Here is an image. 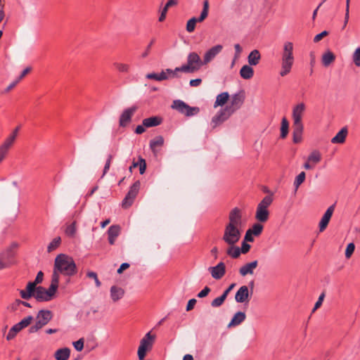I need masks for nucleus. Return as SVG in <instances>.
<instances>
[{
  "instance_id": "49530a36",
  "label": "nucleus",
  "mask_w": 360,
  "mask_h": 360,
  "mask_svg": "<svg viewBox=\"0 0 360 360\" xmlns=\"http://www.w3.org/2000/svg\"><path fill=\"white\" fill-rule=\"evenodd\" d=\"M76 221H75L67 226L65 232L68 236L74 237L76 233Z\"/></svg>"
},
{
  "instance_id": "e2e57ef3",
  "label": "nucleus",
  "mask_w": 360,
  "mask_h": 360,
  "mask_svg": "<svg viewBox=\"0 0 360 360\" xmlns=\"http://www.w3.org/2000/svg\"><path fill=\"white\" fill-rule=\"evenodd\" d=\"M253 236L252 234V233L250 232V231L249 230H247L246 233H245V237H244V240L243 241H245V242H253L254 241V238H253Z\"/></svg>"
},
{
  "instance_id": "6e6d98bb",
  "label": "nucleus",
  "mask_w": 360,
  "mask_h": 360,
  "mask_svg": "<svg viewBox=\"0 0 360 360\" xmlns=\"http://www.w3.org/2000/svg\"><path fill=\"white\" fill-rule=\"evenodd\" d=\"M112 159V155H109L108 157V159L106 160L105 165L104 166L103 176H104L108 172V171L109 170Z\"/></svg>"
},
{
  "instance_id": "6ab92c4d",
  "label": "nucleus",
  "mask_w": 360,
  "mask_h": 360,
  "mask_svg": "<svg viewBox=\"0 0 360 360\" xmlns=\"http://www.w3.org/2000/svg\"><path fill=\"white\" fill-rule=\"evenodd\" d=\"M335 210V205H330L324 214L323 215L319 222V231L323 232L328 226L330 219L333 214Z\"/></svg>"
},
{
  "instance_id": "cd10ccee",
  "label": "nucleus",
  "mask_w": 360,
  "mask_h": 360,
  "mask_svg": "<svg viewBox=\"0 0 360 360\" xmlns=\"http://www.w3.org/2000/svg\"><path fill=\"white\" fill-rule=\"evenodd\" d=\"M347 129L346 127H343L340 129V131L331 139V143H343L345 141L347 135Z\"/></svg>"
},
{
  "instance_id": "c756f323",
  "label": "nucleus",
  "mask_w": 360,
  "mask_h": 360,
  "mask_svg": "<svg viewBox=\"0 0 360 360\" xmlns=\"http://www.w3.org/2000/svg\"><path fill=\"white\" fill-rule=\"evenodd\" d=\"M260 59V53L257 49L252 51L248 57V60L250 65H257L259 64Z\"/></svg>"
},
{
  "instance_id": "72a5a7b5",
  "label": "nucleus",
  "mask_w": 360,
  "mask_h": 360,
  "mask_svg": "<svg viewBox=\"0 0 360 360\" xmlns=\"http://www.w3.org/2000/svg\"><path fill=\"white\" fill-rule=\"evenodd\" d=\"M335 60V56L330 51H328L322 56V63L325 67L329 66Z\"/></svg>"
},
{
  "instance_id": "aec40b11",
  "label": "nucleus",
  "mask_w": 360,
  "mask_h": 360,
  "mask_svg": "<svg viewBox=\"0 0 360 360\" xmlns=\"http://www.w3.org/2000/svg\"><path fill=\"white\" fill-rule=\"evenodd\" d=\"M250 293L248 286H241L236 293L235 300L238 303H243L249 301Z\"/></svg>"
},
{
  "instance_id": "5701e85b",
  "label": "nucleus",
  "mask_w": 360,
  "mask_h": 360,
  "mask_svg": "<svg viewBox=\"0 0 360 360\" xmlns=\"http://www.w3.org/2000/svg\"><path fill=\"white\" fill-rule=\"evenodd\" d=\"M257 265L258 262L257 260L247 263L240 268L239 273L242 276H245L248 274H253L254 269L257 268Z\"/></svg>"
},
{
  "instance_id": "4c0bfd02",
  "label": "nucleus",
  "mask_w": 360,
  "mask_h": 360,
  "mask_svg": "<svg viewBox=\"0 0 360 360\" xmlns=\"http://www.w3.org/2000/svg\"><path fill=\"white\" fill-rule=\"evenodd\" d=\"M169 76L166 75V72L165 71H162L160 74H156V73L153 72V73H148L146 75L147 79H155L157 81H162V80L167 79L169 78Z\"/></svg>"
},
{
  "instance_id": "20e7f679",
  "label": "nucleus",
  "mask_w": 360,
  "mask_h": 360,
  "mask_svg": "<svg viewBox=\"0 0 360 360\" xmlns=\"http://www.w3.org/2000/svg\"><path fill=\"white\" fill-rule=\"evenodd\" d=\"M205 65L203 60H202L200 56L196 52H191L187 56V63L183 65L176 70H181L182 72L193 73L200 69Z\"/></svg>"
},
{
  "instance_id": "680f3d73",
  "label": "nucleus",
  "mask_w": 360,
  "mask_h": 360,
  "mask_svg": "<svg viewBox=\"0 0 360 360\" xmlns=\"http://www.w3.org/2000/svg\"><path fill=\"white\" fill-rule=\"evenodd\" d=\"M349 1L350 0H346V13H345V17L344 27H345L347 25V24L348 22V20H349Z\"/></svg>"
},
{
  "instance_id": "bb28decb",
  "label": "nucleus",
  "mask_w": 360,
  "mask_h": 360,
  "mask_svg": "<svg viewBox=\"0 0 360 360\" xmlns=\"http://www.w3.org/2000/svg\"><path fill=\"white\" fill-rule=\"evenodd\" d=\"M292 141L295 143H298L302 141L304 126L292 124Z\"/></svg>"
},
{
  "instance_id": "473e14b6",
  "label": "nucleus",
  "mask_w": 360,
  "mask_h": 360,
  "mask_svg": "<svg viewBox=\"0 0 360 360\" xmlns=\"http://www.w3.org/2000/svg\"><path fill=\"white\" fill-rule=\"evenodd\" d=\"M177 4H178L177 0H168V1L166 3L165 6H164V8L162 10V12H161L160 15L158 19L159 21L163 22L166 18V15H167V11H169V8L172 6L176 5Z\"/></svg>"
},
{
  "instance_id": "b1692460",
  "label": "nucleus",
  "mask_w": 360,
  "mask_h": 360,
  "mask_svg": "<svg viewBox=\"0 0 360 360\" xmlns=\"http://www.w3.org/2000/svg\"><path fill=\"white\" fill-rule=\"evenodd\" d=\"M124 290L120 287L112 285L110 288V297L113 302L121 300L124 295Z\"/></svg>"
},
{
  "instance_id": "9b49d317",
  "label": "nucleus",
  "mask_w": 360,
  "mask_h": 360,
  "mask_svg": "<svg viewBox=\"0 0 360 360\" xmlns=\"http://www.w3.org/2000/svg\"><path fill=\"white\" fill-rule=\"evenodd\" d=\"M140 186H141L140 181H136L130 187L129 191H128L125 198L122 200V206L123 208H124V209L129 208L133 204L134 200L136 198V197L139 193Z\"/></svg>"
},
{
  "instance_id": "09e8293b",
  "label": "nucleus",
  "mask_w": 360,
  "mask_h": 360,
  "mask_svg": "<svg viewBox=\"0 0 360 360\" xmlns=\"http://www.w3.org/2000/svg\"><path fill=\"white\" fill-rule=\"evenodd\" d=\"M353 62L356 66L360 67V47L357 48L352 56Z\"/></svg>"
},
{
  "instance_id": "2f4dec72",
  "label": "nucleus",
  "mask_w": 360,
  "mask_h": 360,
  "mask_svg": "<svg viewBox=\"0 0 360 360\" xmlns=\"http://www.w3.org/2000/svg\"><path fill=\"white\" fill-rule=\"evenodd\" d=\"M70 354V349L65 347L58 349L55 353L56 360H67Z\"/></svg>"
},
{
  "instance_id": "de8ad7c7",
  "label": "nucleus",
  "mask_w": 360,
  "mask_h": 360,
  "mask_svg": "<svg viewBox=\"0 0 360 360\" xmlns=\"http://www.w3.org/2000/svg\"><path fill=\"white\" fill-rule=\"evenodd\" d=\"M226 299V295H221V296L214 299L212 301L211 306L212 307H219L221 305H222V304L224 303V302L225 301Z\"/></svg>"
},
{
  "instance_id": "69168bd1",
  "label": "nucleus",
  "mask_w": 360,
  "mask_h": 360,
  "mask_svg": "<svg viewBox=\"0 0 360 360\" xmlns=\"http://www.w3.org/2000/svg\"><path fill=\"white\" fill-rule=\"evenodd\" d=\"M154 42H155L154 39L150 41V44L148 45V46L146 48V50L142 53V55H141L142 58H146L148 56V54L150 53V48Z\"/></svg>"
},
{
  "instance_id": "13d9d810",
  "label": "nucleus",
  "mask_w": 360,
  "mask_h": 360,
  "mask_svg": "<svg viewBox=\"0 0 360 360\" xmlns=\"http://www.w3.org/2000/svg\"><path fill=\"white\" fill-rule=\"evenodd\" d=\"M328 34V32L327 31H323L320 34H316L314 38V41L315 43L319 42L321 41L324 37H326Z\"/></svg>"
},
{
  "instance_id": "a18cd8bd",
  "label": "nucleus",
  "mask_w": 360,
  "mask_h": 360,
  "mask_svg": "<svg viewBox=\"0 0 360 360\" xmlns=\"http://www.w3.org/2000/svg\"><path fill=\"white\" fill-rule=\"evenodd\" d=\"M33 317L32 316H27L16 324L20 329L22 330L23 328L27 327L31 323Z\"/></svg>"
},
{
  "instance_id": "f8f14e48",
  "label": "nucleus",
  "mask_w": 360,
  "mask_h": 360,
  "mask_svg": "<svg viewBox=\"0 0 360 360\" xmlns=\"http://www.w3.org/2000/svg\"><path fill=\"white\" fill-rule=\"evenodd\" d=\"M245 94L244 92L240 91L232 96L231 103L229 105H227L225 109H227L230 114H233L236 110L239 109L244 103Z\"/></svg>"
},
{
  "instance_id": "3c124183",
  "label": "nucleus",
  "mask_w": 360,
  "mask_h": 360,
  "mask_svg": "<svg viewBox=\"0 0 360 360\" xmlns=\"http://www.w3.org/2000/svg\"><path fill=\"white\" fill-rule=\"evenodd\" d=\"M355 249V245L353 243H350L347 245L345 250V257L349 259L351 257Z\"/></svg>"
},
{
  "instance_id": "f3484780",
  "label": "nucleus",
  "mask_w": 360,
  "mask_h": 360,
  "mask_svg": "<svg viewBox=\"0 0 360 360\" xmlns=\"http://www.w3.org/2000/svg\"><path fill=\"white\" fill-rule=\"evenodd\" d=\"M223 49L222 45L218 44L208 49L203 56L204 64L210 63Z\"/></svg>"
},
{
  "instance_id": "8fccbe9b",
  "label": "nucleus",
  "mask_w": 360,
  "mask_h": 360,
  "mask_svg": "<svg viewBox=\"0 0 360 360\" xmlns=\"http://www.w3.org/2000/svg\"><path fill=\"white\" fill-rule=\"evenodd\" d=\"M21 303H22V300L17 299L8 307V309L10 311H15L16 310H18V307L21 305Z\"/></svg>"
},
{
  "instance_id": "58836bf2",
  "label": "nucleus",
  "mask_w": 360,
  "mask_h": 360,
  "mask_svg": "<svg viewBox=\"0 0 360 360\" xmlns=\"http://www.w3.org/2000/svg\"><path fill=\"white\" fill-rule=\"evenodd\" d=\"M308 162H313L314 165L319 163L321 160V155L319 150L312 151L308 156Z\"/></svg>"
},
{
  "instance_id": "4be33fe9",
  "label": "nucleus",
  "mask_w": 360,
  "mask_h": 360,
  "mask_svg": "<svg viewBox=\"0 0 360 360\" xmlns=\"http://www.w3.org/2000/svg\"><path fill=\"white\" fill-rule=\"evenodd\" d=\"M14 143L15 140L8 136L5 139V141L0 146V159L4 160Z\"/></svg>"
},
{
  "instance_id": "bf43d9fd",
  "label": "nucleus",
  "mask_w": 360,
  "mask_h": 360,
  "mask_svg": "<svg viewBox=\"0 0 360 360\" xmlns=\"http://www.w3.org/2000/svg\"><path fill=\"white\" fill-rule=\"evenodd\" d=\"M210 288L207 286L205 287L203 290H202L198 294V297L199 298H203L205 297H206L209 292H210Z\"/></svg>"
},
{
  "instance_id": "0eeeda50",
  "label": "nucleus",
  "mask_w": 360,
  "mask_h": 360,
  "mask_svg": "<svg viewBox=\"0 0 360 360\" xmlns=\"http://www.w3.org/2000/svg\"><path fill=\"white\" fill-rule=\"evenodd\" d=\"M58 285L51 280L49 288L46 290L42 286H38L37 290H35L33 297L38 302H47L50 301L54 297Z\"/></svg>"
},
{
  "instance_id": "f03ea898",
  "label": "nucleus",
  "mask_w": 360,
  "mask_h": 360,
  "mask_svg": "<svg viewBox=\"0 0 360 360\" xmlns=\"http://www.w3.org/2000/svg\"><path fill=\"white\" fill-rule=\"evenodd\" d=\"M77 272V268L73 258L65 254H60L54 260L51 280L58 285L60 274L65 276H72L76 274Z\"/></svg>"
},
{
  "instance_id": "1a4fd4ad",
  "label": "nucleus",
  "mask_w": 360,
  "mask_h": 360,
  "mask_svg": "<svg viewBox=\"0 0 360 360\" xmlns=\"http://www.w3.org/2000/svg\"><path fill=\"white\" fill-rule=\"evenodd\" d=\"M172 108L187 117L195 115L200 111L198 107H191L181 100L174 101Z\"/></svg>"
},
{
  "instance_id": "052dcab7",
  "label": "nucleus",
  "mask_w": 360,
  "mask_h": 360,
  "mask_svg": "<svg viewBox=\"0 0 360 360\" xmlns=\"http://www.w3.org/2000/svg\"><path fill=\"white\" fill-rule=\"evenodd\" d=\"M20 297L24 300H29L30 297H33V295L29 293L26 289L21 290L20 291Z\"/></svg>"
},
{
  "instance_id": "423d86ee",
  "label": "nucleus",
  "mask_w": 360,
  "mask_h": 360,
  "mask_svg": "<svg viewBox=\"0 0 360 360\" xmlns=\"http://www.w3.org/2000/svg\"><path fill=\"white\" fill-rule=\"evenodd\" d=\"M53 319V313L49 309H41L36 315V322L29 328L30 333H35L47 325Z\"/></svg>"
},
{
  "instance_id": "c03bdc74",
  "label": "nucleus",
  "mask_w": 360,
  "mask_h": 360,
  "mask_svg": "<svg viewBox=\"0 0 360 360\" xmlns=\"http://www.w3.org/2000/svg\"><path fill=\"white\" fill-rule=\"evenodd\" d=\"M306 177V174L304 172H300L295 178L294 181V186L295 188V191L298 189L300 186L304 181Z\"/></svg>"
},
{
  "instance_id": "a211bd4d",
  "label": "nucleus",
  "mask_w": 360,
  "mask_h": 360,
  "mask_svg": "<svg viewBox=\"0 0 360 360\" xmlns=\"http://www.w3.org/2000/svg\"><path fill=\"white\" fill-rule=\"evenodd\" d=\"M208 270L213 278L219 280L225 275L226 266L224 262H221L215 266H210Z\"/></svg>"
},
{
  "instance_id": "774afa93",
  "label": "nucleus",
  "mask_w": 360,
  "mask_h": 360,
  "mask_svg": "<svg viewBox=\"0 0 360 360\" xmlns=\"http://www.w3.org/2000/svg\"><path fill=\"white\" fill-rule=\"evenodd\" d=\"M43 278H44V274L42 271H40L37 273V275L34 281L35 282V283L39 284L42 282Z\"/></svg>"
},
{
  "instance_id": "5fc2aeb1",
  "label": "nucleus",
  "mask_w": 360,
  "mask_h": 360,
  "mask_svg": "<svg viewBox=\"0 0 360 360\" xmlns=\"http://www.w3.org/2000/svg\"><path fill=\"white\" fill-rule=\"evenodd\" d=\"M138 163H139L138 166L139 167L140 174H143L146 172V160L143 158H140Z\"/></svg>"
},
{
  "instance_id": "9d476101",
  "label": "nucleus",
  "mask_w": 360,
  "mask_h": 360,
  "mask_svg": "<svg viewBox=\"0 0 360 360\" xmlns=\"http://www.w3.org/2000/svg\"><path fill=\"white\" fill-rule=\"evenodd\" d=\"M209 11V3L207 0L203 2V8L198 18H192L188 20L186 23V31L189 33L193 32L195 30L197 22H202L205 20L208 15Z\"/></svg>"
},
{
  "instance_id": "a19ab883",
  "label": "nucleus",
  "mask_w": 360,
  "mask_h": 360,
  "mask_svg": "<svg viewBox=\"0 0 360 360\" xmlns=\"http://www.w3.org/2000/svg\"><path fill=\"white\" fill-rule=\"evenodd\" d=\"M113 65L117 71L122 73H128L130 70V66L127 63H115Z\"/></svg>"
},
{
  "instance_id": "a878e982",
  "label": "nucleus",
  "mask_w": 360,
  "mask_h": 360,
  "mask_svg": "<svg viewBox=\"0 0 360 360\" xmlns=\"http://www.w3.org/2000/svg\"><path fill=\"white\" fill-rule=\"evenodd\" d=\"M162 122V118L159 116H153L146 118L142 123L145 127H153L160 125Z\"/></svg>"
},
{
  "instance_id": "f257e3e1",
  "label": "nucleus",
  "mask_w": 360,
  "mask_h": 360,
  "mask_svg": "<svg viewBox=\"0 0 360 360\" xmlns=\"http://www.w3.org/2000/svg\"><path fill=\"white\" fill-rule=\"evenodd\" d=\"M242 213L238 207H234L229 214V222L224 230L222 240L227 245H236L241 237Z\"/></svg>"
},
{
  "instance_id": "0e129e2a",
  "label": "nucleus",
  "mask_w": 360,
  "mask_h": 360,
  "mask_svg": "<svg viewBox=\"0 0 360 360\" xmlns=\"http://www.w3.org/2000/svg\"><path fill=\"white\" fill-rule=\"evenodd\" d=\"M234 49H235V51H236V53H235V59H237L240 57V55L242 52V48L241 46H240L239 44H236L234 45Z\"/></svg>"
},
{
  "instance_id": "ddd939ff",
  "label": "nucleus",
  "mask_w": 360,
  "mask_h": 360,
  "mask_svg": "<svg viewBox=\"0 0 360 360\" xmlns=\"http://www.w3.org/2000/svg\"><path fill=\"white\" fill-rule=\"evenodd\" d=\"M18 244L13 243L0 254V256L3 258L4 261L8 264V267L14 264V257L15 256Z\"/></svg>"
},
{
  "instance_id": "603ef678",
  "label": "nucleus",
  "mask_w": 360,
  "mask_h": 360,
  "mask_svg": "<svg viewBox=\"0 0 360 360\" xmlns=\"http://www.w3.org/2000/svg\"><path fill=\"white\" fill-rule=\"evenodd\" d=\"M37 283H35L34 281L33 282H29L27 284V286H26V290H27V292L29 293H30L31 295H34V292H35V290H37Z\"/></svg>"
},
{
  "instance_id": "412c9836",
  "label": "nucleus",
  "mask_w": 360,
  "mask_h": 360,
  "mask_svg": "<svg viewBox=\"0 0 360 360\" xmlns=\"http://www.w3.org/2000/svg\"><path fill=\"white\" fill-rule=\"evenodd\" d=\"M165 143L162 136H157L150 141V148L155 155H157Z\"/></svg>"
},
{
  "instance_id": "dca6fc26",
  "label": "nucleus",
  "mask_w": 360,
  "mask_h": 360,
  "mask_svg": "<svg viewBox=\"0 0 360 360\" xmlns=\"http://www.w3.org/2000/svg\"><path fill=\"white\" fill-rule=\"evenodd\" d=\"M136 110L137 107L135 105L125 109L120 117V126L123 127H126L131 122V117Z\"/></svg>"
},
{
  "instance_id": "6e6552de",
  "label": "nucleus",
  "mask_w": 360,
  "mask_h": 360,
  "mask_svg": "<svg viewBox=\"0 0 360 360\" xmlns=\"http://www.w3.org/2000/svg\"><path fill=\"white\" fill-rule=\"evenodd\" d=\"M156 335L152 334L151 332L147 333L140 341V345L138 348V357L139 360H143L148 351L151 350Z\"/></svg>"
},
{
  "instance_id": "c9c22d12",
  "label": "nucleus",
  "mask_w": 360,
  "mask_h": 360,
  "mask_svg": "<svg viewBox=\"0 0 360 360\" xmlns=\"http://www.w3.org/2000/svg\"><path fill=\"white\" fill-rule=\"evenodd\" d=\"M229 98V95L227 92L219 94L216 98L214 107L223 106L228 101Z\"/></svg>"
},
{
  "instance_id": "7ed1b4c3",
  "label": "nucleus",
  "mask_w": 360,
  "mask_h": 360,
  "mask_svg": "<svg viewBox=\"0 0 360 360\" xmlns=\"http://www.w3.org/2000/svg\"><path fill=\"white\" fill-rule=\"evenodd\" d=\"M293 49L294 46L292 42L286 41L284 43L281 60V69L280 75L281 77L287 75L291 71L295 61Z\"/></svg>"
},
{
  "instance_id": "4468645a",
  "label": "nucleus",
  "mask_w": 360,
  "mask_h": 360,
  "mask_svg": "<svg viewBox=\"0 0 360 360\" xmlns=\"http://www.w3.org/2000/svg\"><path fill=\"white\" fill-rule=\"evenodd\" d=\"M305 110L306 105L304 103H300L293 107L292 112V124L303 125L302 120Z\"/></svg>"
},
{
  "instance_id": "7c9ffc66",
  "label": "nucleus",
  "mask_w": 360,
  "mask_h": 360,
  "mask_svg": "<svg viewBox=\"0 0 360 360\" xmlns=\"http://www.w3.org/2000/svg\"><path fill=\"white\" fill-rule=\"evenodd\" d=\"M254 70L250 65H245L240 70V75L245 79H250L253 77Z\"/></svg>"
},
{
  "instance_id": "338daca9",
  "label": "nucleus",
  "mask_w": 360,
  "mask_h": 360,
  "mask_svg": "<svg viewBox=\"0 0 360 360\" xmlns=\"http://www.w3.org/2000/svg\"><path fill=\"white\" fill-rule=\"evenodd\" d=\"M196 300L193 298V299H191L188 304H187V306H186V311H191V309H193L195 304H196Z\"/></svg>"
},
{
  "instance_id": "864d4df0",
  "label": "nucleus",
  "mask_w": 360,
  "mask_h": 360,
  "mask_svg": "<svg viewBox=\"0 0 360 360\" xmlns=\"http://www.w3.org/2000/svg\"><path fill=\"white\" fill-rule=\"evenodd\" d=\"M84 338H80L77 341L74 342L73 345L75 349L78 352H81L84 348Z\"/></svg>"
},
{
  "instance_id": "2eb2a0df",
  "label": "nucleus",
  "mask_w": 360,
  "mask_h": 360,
  "mask_svg": "<svg viewBox=\"0 0 360 360\" xmlns=\"http://www.w3.org/2000/svg\"><path fill=\"white\" fill-rule=\"evenodd\" d=\"M227 109H221L220 110L217 114L214 116L212 119L211 125L212 129L216 128L217 127L221 124L224 122L229 119V117L231 115L228 111Z\"/></svg>"
},
{
  "instance_id": "79ce46f5",
  "label": "nucleus",
  "mask_w": 360,
  "mask_h": 360,
  "mask_svg": "<svg viewBox=\"0 0 360 360\" xmlns=\"http://www.w3.org/2000/svg\"><path fill=\"white\" fill-rule=\"evenodd\" d=\"M252 235L255 236H259L263 230V226L260 223H255L252 226L248 229Z\"/></svg>"
},
{
  "instance_id": "4d7b16f0",
  "label": "nucleus",
  "mask_w": 360,
  "mask_h": 360,
  "mask_svg": "<svg viewBox=\"0 0 360 360\" xmlns=\"http://www.w3.org/2000/svg\"><path fill=\"white\" fill-rule=\"evenodd\" d=\"M251 246L247 242L243 241L241 248H240L241 253L246 254L250 251Z\"/></svg>"
},
{
  "instance_id": "e433bc0d",
  "label": "nucleus",
  "mask_w": 360,
  "mask_h": 360,
  "mask_svg": "<svg viewBox=\"0 0 360 360\" xmlns=\"http://www.w3.org/2000/svg\"><path fill=\"white\" fill-rule=\"evenodd\" d=\"M229 248L226 250V254L232 258L236 259L240 257L241 251L239 247L235 245H228Z\"/></svg>"
},
{
  "instance_id": "f704fd0d",
  "label": "nucleus",
  "mask_w": 360,
  "mask_h": 360,
  "mask_svg": "<svg viewBox=\"0 0 360 360\" xmlns=\"http://www.w3.org/2000/svg\"><path fill=\"white\" fill-rule=\"evenodd\" d=\"M289 131V122L285 117H283L281 123V134L280 137L284 139L287 137Z\"/></svg>"
},
{
  "instance_id": "ea45409f",
  "label": "nucleus",
  "mask_w": 360,
  "mask_h": 360,
  "mask_svg": "<svg viewBox=\"0 0 360 360\" xmlns=\"http://www.w3.org/2000/svg\"><path fill=\"white\" fill-rule=\"evenodd\" d=\"M61 243L60 237L58 236L53 239L47 247V251L51 252L59 247Z\"/></svg>"
},
{
  "instance_id": "393cba45",
  "label": "nucleus",
  "mask_w": 360,
  "mask_h": 360,
  "mask_svg": "<svg viewBox=\"0 0 360 360\" xmlns=\"http://www.w3.org/2000/svg\"><path fill=\"white\" fill-rule=\"evenodd\" d=\"M120 226L119 225L111 226L108 231V241L110 245H113L115 242L116 238L120 235Z\"/></svg>"
},
{
  "instance_id": "c85d7f7f",
  "label": "nucleus",
  "mask_w": 360,
  "mask_h": 360,
  "mask_svg": "<svg viewBox=\"0 0 360 360\" xmlns=\"http://www.w3.org/2000/svg\"><path fill=\"white\" fill-rule=\"evenodd\" d=\"M245 318H246V316H245V314L244 312L238 311L237 313H236L234 314V316L232 318L231 322L229 323L228 327L230 328V327H232V326H238L243 321H245Z\"/></svg>"
},
{
  "instance_id": "39448f33",
  "label": "nucleus",
  "mask_w": 360,
  "mask_h": 360,
  "mask_svg": "<svg viewBox=\"0 0 360 360\" xmlns=\"http://www.w3.org/2000/svg\"><path fill=\"white\" fill-rule=\"evenodd\" d=\"M273 202L272 195H266L257 207L255 219L260 223L266 222L269 217L268 207Z\"/></svg>"
},
{
  "instance_id": "37998d69",
  "label": "nucleus",
  "mask_w": 360,
  "mask_h": 360,
  "mask_svg": "<svg viewBox=\"0 0 360 360\" xmlns=\"http://www.w3.org/2000/svg\"><path fill=\"white\" fill-rule=\"evenodd\" d=\"M21 330L17 326V324H15L13 326L11 327V328L9 330L7 335H6V340H13L18 333H19Z\"/></svg>"
}]
</instances>
